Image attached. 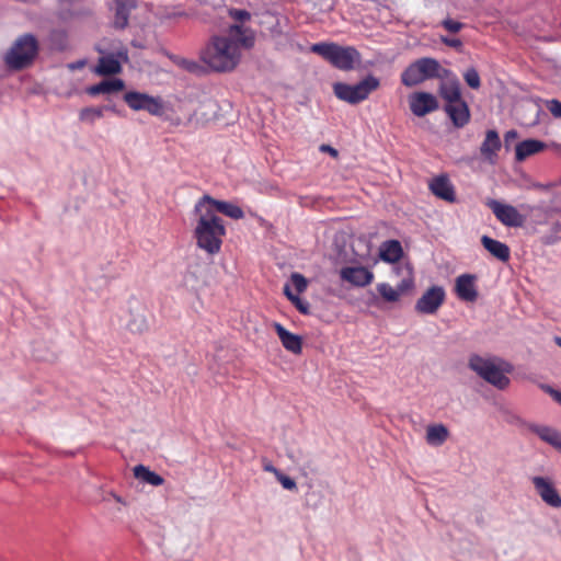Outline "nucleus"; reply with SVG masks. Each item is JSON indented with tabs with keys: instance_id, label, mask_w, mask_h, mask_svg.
<instances>
[{
	"instance_id": "nucleus-1",
	"label": "nucleus",
	"mask_w": 561,
	"mask_h": 561,
	"mask_svg": "<svg viewBox=\"0 0 561 561\" xmlns=\"http://www.w3.org/2000/svg\"><path fill=\"white\" fill-rule=\"evenodd\" d=\"M255 42L251 28L239 24L229 26L227 34L213 36L204 50L202 60L217 72L233 70L241 59V50L250 49Z\"/></svg>"
},
{
	"instance_id": "nucleus-2",
	"label": "nucleus",
	"mask_w": 561,
	"mask_h": 561,
	"mask_svg": "<svg viewBox=\"0 0 561 561\" xmlns=\"http://www.w3.org/2000/svg\"><path fill=\"white\" fill-rule=\"evenodd\" d=\"M203 204L196 203L194 206V213L198 215L194 234L201 249L209 254H216L220 251L226 228L221 218L214 211L204 208Z\"/></svg>"
},
{
	"instance_id": "nucleus-3",
	"label": "nucleus",
	"mask_w": 561,
	"mask_h": 561,
	"mask_svg": "<svg viewBox=\"0 0 561 561\" xmlns=\"http://www.w3.org/2000/svg\"><path fill=\"white\" fill-rule=\"evenodd\" d=\"M310 50L321 56L333 67L344 71L354 69L362 60L360 53L353 46L320 42L312 44Z\"/></svg>"
},
{
	"instance_id": "nucleus-4",
	"label": "nucleus",
	"mask_w": 561,
	"mask_h": 561,
	"mask_svg": "<svg viewBox=\"0 0 561 561\" xmlns=\"http://www.w3.org/2000/svg\"><path fill=\"white\" fill-rule=\"evenodd\" d=\"M39 51V43L35 35L24 33L20 35L5 53L3 60L11 70H22L30 67Z\"/></svg>"
},
{
	"instance_id": "nucleus-5",
	"label": "nucleus",
	"mask_w": 561,
	"mask_h": 561,
	"mask_svg": "<svg viewBox=\"0 0 561 561\" xmlns=\"http://www.w3.org/2000/svg\"><path fill=\"white\" fill-rule=\"evenodd\" d=\"M450 71L442 68L435 58L423 57L405 68L401 75V82L405 87H415L430 79L447 77Z\"/></svg>"
},
{
	"instance_id": "nucleus-6",
	"label": "nucleus",
	"mask_w": 561,
	"mask_h": 561,
	"mask_svg": "<svg viewBox=\"0 0 561 561\" xmlns=\"http://www.w3.org/2000/svg\"><path fill=\"white\" fill-rule=\"evenodd\" d=\"M468 365L478 376L500 390H504L510 385V378L505 375L511 371L510 365L503 368L495 360L479 355H472Z\"/></svg>"
},
{
	"instance_id": "nucleus-7",
	"label": "nucleus",
	"mask_w": 561,
	"mask_h": 561,
	"mask_svg": "<svg viewBox=\"0 0 561 561\" xmlns=\"http://www.w3.org/2000/svg\"><path fill=\"white\" fill-rule=\"evenodd\" d=\"M379 84V79L369 75L356 84L336 82L333 84V91L337 99L350 104H357L366 100Z\"/></svg>"
},
{
	"instance_id": "nucleus-8",
	"label": "nucleus",
	"mask_w": 561,
	"mask_h": 561,
	"mask_svg": "<svg viewBox=\"0 0 561 561\" xmlns=\"http://www.w3.org/2000/svg\"><path fill=\"white\" fill-rule=\"evenodd\" d=\"M124 101L131 110L146 111L153 116H161L164 112L161 98L147 93L129 91L124 94Z\"/></svg>"
},
{
	"instance_id": "nucleus-9",
	"label": "nucleus",
	"mask_w": 561,
	"mask_h": 561,
	"mask_svg": "<svg viewBox=\"0 0 561 561\" xmlns=\"http://www.w3.org/2000/svg\"><path fill=\"white\" fill-rule=\"evenodd\" d=\"M530 481L536 494L546 505L552 508L561 507V495L556 488L554 481L550 477L534 476L530 478Z\"/></svg>"
},
{
	"instance_id": "nucleus-10",
	"label": "nucleus",
	"mask_w": 561,
	"mask_h": 561,
	"mask_svg": "<svg viewBox=\"0 0 561 561\" xmlns=\"http://www.w3.org/2000/svg\"><path fill=\"white\" fill-rule=\"evenodd\" d=\"M485 205L492 210L496 219L506 227L518 228L525 222V216L512 205L503 204L496 199H489Z\"/></svg>"
},
{
	"instance_id": "nucleus-11",
	"label": "nucleus",
	"mask_w": 561,
	"mask_h": 561,
	"mask_svg": "<svg viewBox=\"0 0 561 561\" xmlns=\"http://www.w3.org/2000/svg\"><path fill=\"white\" fill-rule=\"evenodd\" d=\"M446 298L445 289L434 285L430 287L415 302V311L421 314H434L444 304Z\"/></svg>"
},
{
	"instance_id": "nucleus-12",
	"label": "nucleus",
	"mask_w": 561,
	"mask_h": 561,
	"mask_svg": "<svg viewBox=\"0 0 561 561\" xmlns=\"http://www.w3.org/2000/svg\"><path fill=\"white\" fill-rule=\"evenodd\" d=\"M197 203H204V208L214 211V214L221 213L232 219H241L244 217V211L238 205L229 202L217 201L209 195H204L197 201Z\"/></svg>"
},
{
	"instance_id": "nucleus-13",
	"label": "nucleus",
	"mask_w": 561,
	"mask_h": 561,
	"mask_svg": "<svg viewBox=\"0 0 561 561\" xmlns=\"http://www.w3.org/2000/svg\"><path fill=\"white\" fill-rule=\"evenodd\" d=\"M409 104L411 112L417 117H423L438 108L437 99L428 92H416L412 94Z\"/></svg>"
},
{
	"instance_id": "nucleus-14",
	"label": "nucleus",
	"mask_w": 561,
	"mask_h": 561,
	"mask_svg": "<svg viewBox=\"0 0 561 561\" xmlns=\"http://www.w3.org/2000/svg\"><path fill=\"white\" fill-rule=\"evenodd\" d=\"M340 277L353 286L364 287L373 282L374 274L364 266H345L341 268Z\"/></svg>"
},
{
	"instance_id": "nucleus-15",
	"label": "nucleus",
	"mask_w": 561,
	"mask_h": 561,
	"mask_svg": "<svg viewBox=\"0 0 561 561\" xmlns=\"http://www.w3.org/2000/svg\"><path fill=\"white\" fill-rule=\"evenodd\" d=\"M476 275L461 274L456 278V294L459 299L472 302L478 298V290L476 286Z\"/></svg>"
},
{
	"instance_id": "nucleus-16",
	"label": "nucleus",
	"mask_w": 561,
	"mask_h": 561,
	"mask_svg": "<svg viewBox=\"0 0 561 561\" xmlns=\"http://www.w3.org/2000/svg\"><path fill=\"white\" fill-rule=\"evenodd\" d=\"M444 111L456 128L465 127L470 121V110L465 100L451 104H445Z\"/></svg>"
},
{
	"instance_id": "nucleus-17",
	"label": "nucleus",
	"mask_w": 561,
	"mask_h": 561,
	"mask_svg": "<svg viewBox=\"0 0 561 561\" xmlns=\"http://www.w3.org/2000/svg\"><path fill=\"white\" fill-rule=\"evenodd\" d=\"M501 147L502 142L499 133L495 129H489L486 130L485 138L480 146V153L485 161L494 164Z\"/></svg>"
},
{
	"instance_id": "nucleus-18",
	"label": "nucleus",
	"mask_w": 561,
	"mask_h": 561,
	"mask_svg": "<svg viewBox=\"0 0 561 561\" xmlns=\"http://www.w3.org/2000/svg\"><path fill=\"white\" fill-rule=\"evenodd\" d=\"M430 190L436 197L446 202H454L456 198L454 185L445 174L435 176L430 182Z\"/></svg>"
},
{
	"instance_id": "nucleus-19",
	"label": "nucleus",
	"mask_w": 561,
	"mask_h": 561,
	"mask_svg": "<svg viewBox=\"0 0 561 561\" xmlns=\"http://www.w3.org/2000/svg\"><path fill=\"white\" fill-rule=\"evenodd\" d=\"M136 7V0H114V26L124 30L128 25L131 11Z\"/></svg>"
},
{
	"instance_id": "nucleus-20",
	"label": "nucleus",
	"mask_w": 561,
	"mask_h": 561,
	"mask_svg": "<svg viewBox=\"0 0 561 561\" xmlns=\"http://www.w3.org/2000/svg\"><path fill=\"white\" fill-rule=\"evenodd\" d=\"M282 345L285 350L288 352H291L293 354H300L302 351V341L301 337L297 334H294L289 332L287 329H285L280 323L275 322L273 324Z\"/></svg>"
},
{
	"instance_id": "nucleus-21",
	"label": "nucleus",
	"mask_w": 561,
	"mask_h": 561,
	"mask_svg": "<svg viewBox=\"0 0 561 561\" xmlns=\"http://www.w3.org/2000/svg\"><path fill=\"white\" fill-rule=\"evenodd\" d=\"M529 430L541 440L561 451V432L546 425L531 424Z\"/></svg>"
},
{
	"instance_id": "nucleus-22",
	"label": "nucleus",
	"mask_w": 561,
	"mask_h": 561,
	"mask_svg": "<svg viewBox=\"0 0 561 561\" xmlns=\"http://www.w3.org/2000/svg\"><path fill=\"white\" fill-rule=\"evenodd\" d=\"M484 249L501 262H507L511 257V251L507 244L495 240L489 236L481 238Z\"/></svg>"
},
{
	"instance_id": "nucleus-23",
	"label": "nucleus",
	"mask_w": 561,
	"mask_h": 561,
	"mask_svg": "<svg viewBox=\"0 0 561 561\" xmlns=\"http://www.w3.org/2000/svg\"><path fill=\"white\" fill-rule=\"evenodd\" d=\"M546 148V144L537 139H526L517 144L515 148V158L517 161H524L526 158L540 152Z\"/></svg>"
},
{
	"instance_id": "nucleus-24",
	"label": "nucleus",
	"mask_w": 561,
	"mask_h": 561,
	"mask_svg": "<svg viewBox=\"0 0 561 561\" xmlns=\"http://www.w3.org/2000/svg\"><path fill=\"white\" fill-rule=\"evenodd\" d=\"M403 255L401 243L398 240H387L379 249V256L383 262L396 263Z\"/></svg>"
},
{
	"instance_id": "nucleus-25",
	"label": "nucleus",
	"mask_w": 561,
	"mask_h": 561,
	"mask_svg": "<svg viewBox=\"0 0 561 561\" xmlns=\"http://www.w3.org/2000/svg\"><path fill=\"white\" fill-rule=\"evenodd\" d=\"M124 81L122 79L115 78V79H108L103 80L98 84H93L87 89V92L92 95H99V94H110L117 91H121L124 89Z\"/></svg>"
},
{
	"instance_id": "nucleus-26",
	"label": "nucleus",
	"mask_w": 561,
	"mask_h": 561,
	"mask_svg": "<svg viewBox=\"0 0 561 561\" xmlns=\"http://www.w3.org/2000/svg\"><path fill=\"white\" fill-rule=\"evenodd\" d=\"M439 94L446 101V104L461 101V91L458 79L454 76L451 80L442 82L439 85Z\"/></svg>"
},
{
	"instance_id": "nucleus-27",
	"label": "nucleus",
	"mask_w": 561,
	"mask_h": 561,
	"mask_svg": "<svg viewBox=\"0 0 561 561\" xmlns=\"http://www.w3.org/2000/svg\"><path fill=\"white\" fill-rule=\"evenodd\" d=\"M95 71L102 76L117 75L122 71V66L119 60L112 54L99 59Z\"/></svg>"
},
{
	"instance_id": "nucleus-28",
	"label": "nucleus",
	"mask_w": 561,
	"mask_h": 561,
	"mask_svg": "<svg viewBox=\"0 0 561 561\" xmlns=\"http://www.w3.org/2000/svg\"><path fill=\"white\" fill-rule=\"evenodd\" d=\"M134 476L139 481L153 486H159L164 481L160 474L156 473L154 471H151L148 467L144 465H137L134 467Z\"/></svg>"
},
{
	"instance_id": "nucleus-29",
	"label": "nucleus",
	"mask_w": 561,
	"mask_h": 561,
	"mask_svg": "<svg viewBox=\"0 0 561 561\" xmlns=\"http://www.w3.org/2000/svg\"><path fill=\"white\" fill-rule=\"evenodd\" d=\"M448 430L443 424L430 425L426 430V442L432 446H440L448 438Z\"/></svg>"
},
{
	"instance_id": "nucleus-30",
	"label": "nucleus",
	"mask_w": 561,
	"mask_h": 561,
	"mask_svg": "<svg viewBox=\"0 0 561 561\" xmlns=\"http://www.w3.org/2000/svg\"><path fill=\"white\" fill-rule=\"evenodd\" d=\"M172 61L178 67H180L181 69H183L190 73H193L196 76H202V75L206 73V68L202 64H199L197 60L174 56V57H172Z\"/></svg>"
},
{
	"instance_id": "nucleus-31",
	"label": "nucleus",
	"mask_w": 561,
	"mask_h": 561,
	"mask_svg": "<svg viewBox=\"0 0 561 561\" xmlns=\"http://www.w3.org/2000/svg\"><path fill=\"white\" fill-rule=\"evenodd\" d=\"M53 49L64 51L68 48V33L62 28H54L48 36Z\"/></svg>"
},
{
	"instance_id": "nucleus-32",
	"label": "nucleus",
	"mask_w": 561,
	"mask_h": 561,
	"mask_svg": "<svg viewBox=\"0 0 561 561\" xmlns=\"http://www.w3.org/2000/svg\"><path fill=\"white\" fill-rule=\"evenodd\" d=\"M377 291L379 295L388 302H396L399 300L401 291L403 289V285L400 286V290L393 288L388 283H379L376 286Z\"/></svg>"
},
{
	"instance_id": "nucleus-33",
	"label": "nucleus",
	"mask_w": 561,
	"mask_h": 561,
	"mask_svg": "<svg viewBox=\"0 0 561 561\" xmlns=\"http://www.w3.org/2000/svg\"><path fill=\"white\" fill-rule=\"evenodd\" d=\"M105 108L106 107H101V106H98V107H94V106L84 107L79 113V119L81 122H84V123H88V124H94L95 121H98V119L103 117Z\"/></svg>"
},
{
	"instance_id": "nucleus-34",
	"label": "nucleus",
	"mask_w": 561,
	"mask_h": 561,
	"mask_svg": "<svg viewBox=\"0 0 561 561\" xmlns=\"http://www.w3.org/2000/svg\"><path fill=\"white\" fill-rule=\"evenodd\" d=\"M284 294L288 300H290L293 305L299 310V312L302 314H309V304L306 300L300 299L298 295H295L288 284L284 286Z\"/></svg>"
},
{
	"instance_id": "nucleus-35",
	"label": "nucleus",
	"mask_w": 561,
	"mask_h": 561,
	"mask_svg": "<svg viewBox=\"0 0 561 561\" xmlns=\"http://www.w3.org/2000/svg\"><path fill=\"white\" fill-rule=\"evenodd\" d=\"M463 79L466 81V83L471 88V89H479L480 85H481V80H480V76L477 71L476 68L471 67V68H468L465 73H463Z\"/></svg>"
},
{
	"instance_id": "nucleus-36",
	"label": "nucleus",
	"mask_w": 561,
	"mask_h": 561,
	"mask_svg": "<svg viewBox=\"0 0 561 561\" xmlns=\"http://www.w3.org/2000/svg\"><path fill=\"white\" fill-rule=\"evenodd\" d=\"M290 282L298 294L304 293L307 289V279L304 275L299 273H293L290 276Z\"/></svg>"
},
{
	"instance_id": "nucleus-37",
	"label": "nucleus",
	"mask_w": 561,
	"mask_h": 561,
	"mask_svg": "<svg viewBox=\"0 0 561 561\" xmlns=\"http://www.w3.org/2000/svg\"><path fill=\"white\" fill-rule=\"evenodd\" d=\"M440 25L449 33H453V34H456L458 32H460L463 27H465V24L459 22V21H456V20H453V19H445L440 22Z\"/></svg>"
},
{
	"instance_id": "nucleus-38",
	"label": "nucleus",
	"mask_w": 561,
	"mask_h": 561,
	"mask_svg": "<svg viewBox=\"0 0 561 561\" xmlns=\"http://www.w3.org/2000/svg\"><path fill=\"white\" fill-rule=\"evenodd\" d=\"M277 481L282 484V486L286 490H289V491H293V490H296L297 489V484H296V481L294 479H291L290 477L284 474L283 472H280L277 477H276Z\"/></svg>"
},
{
	"instance_id": "nucleus-39",
	"label": "nucleus",
	"mask_w": 561,
	"mask_h": 561,
	"mask_svg": "<svg viewBox=\"0 0 561 561\" xmlns=\"http://www.w3.org/2000/svg\"><path fill=\"white\" fill-rule=\"evenodd\" d=\"M229 15L233 20L239 21V22H245V21H249L251 19L250 12L247 11V10H241V9H231V10H229Z\"/></svg>"
},
{
	"instance_id": "nucleus-40",
	"label": "nucleus",
	"mask_w": 561,
	"mask_h": 561,
	"mask_svg": "<svg viewBox=\"0 0 561 561\" xmlns=\"http://www.w3.org/2000/svg\"><path fill=\"white\" fill-rule=\"evenodd\" d=\"M547 108L557 118H561V102L557 99H552L547 102Z\"/></svg>"
},
{
	"instance_id": "nucleus-41",
	"label": "nucleus",
	"mask_w": 561,
	"mask_h": 561,
	"mask_svg": "<svg viewBox=\"0 0 561 561\" xmlns=\"http://www.w3.org/2000/svg\"><path fill=\"white\" fill-rule=\"evenodd\" d=\"M439 39L443 44H445L448 47L455 48L457 50H460L462 48V41L459 38L440 36Z\"/></svg>"
},
{
	"instance_id": "nucleus-42",
	"label": "nucleus",
	"mask_w": 561,
	"mask_h": 561,
	"mask_svg": "<svg viewBox=\"0 0 561 561\" xmlns=\"http://www.w3.org/2000/svg\"><path fill=\"white\" fill-rule=\"evenodd\" d=\"M541 389L550 394L561 405V391L556 390L549 385H541Z\"/></svg>"
},
{
	"instance_id": "nucleus-43",
	"label": "nucleus",
	"mask_w": 561,
	"mask_h": 561,
	"mask_svg": "<svg viewBox=\"0 0 561 561\" xmlns=\"http://www.w3.org/2000/svg\"><path fill=\"white\" fill-rule=\"evenodd\" d=\"M119 61L123 60V61H128V50L127 48L125 47H122L121 49H118L116 51V54L114 55Z\"/></svg>"
},
{
	"instance_id": "nucleus-44",
	"label": "nucleus",
	"mask_w": 561,
	"mask_h": 561,
	"mask_svg": "<svg viewBox=\"0 0 561 561\" xmlns=\"http://www.w3.org/2000/svg\"><path fill=\"white\" fill-rule=\"evenodd\" d=\"M518 137V133L515 129L507 130L504 135L505 144L508 145L511 141Z\"/></svg>"
},
{
	"instance_id": "nucleus-45",
	"label": "nucleus",
	"mask_w": 561,
	"mask_h": 561,
	"mask_svg": "<svg viewBox=\"0 0 561 561\" xmlns=\"http://www.w3.org/2000/svg\"><path fill=\"white\" fill-rule=\"evenodd\" d=\"M264 471L272 472L277 477L282 471H279L277 468H275L270 461H265L263 463Z\"/></svg>"
},
{
	"instance_id": "nucleus-46",
	"label": "nucleus",
	"mask_w": 561,
	"mask_h": 561,
	"mask_svg": "<svg viewBox=\"0 0 561 561\" xmlns=\"http://www.w3.org/2000/svg\"><path fill=\"white\" fill-rule=\"evenodd\" d=\"M320 149H321V151L328 152L333 157L337 156L336 149H334L333 147H331L329 145H322Z\"/></svg>"
},
{
	"instance_id": "nucleus-47",
	"label": "nucleus",
	"mask_w": 561,
	"mask_h": 561,
	"mask_svg": "<svg viewBox=\"0 0 561 561\" xmlns=\"http://www.w3.org/2000/svg\"><path fill=\"white\" fill-rule=\"evenodd\" d=\"M145 327H146L145 320H144V319H141V320H140V324H139V325H137L136 330H137V331H141ZM130 330H131V331H134V330H135V328H134V325H133V324L130 325Z\"/></svg>"
},
{
	"instance_id": "nucleus-48",
	"label": "nucleus",
	"mask_w": 561,
	"mask_h": 561,
	"mask_svg": "<svg viewBox=\"0 0 561 561\" xmlns=\"http://www.w3.org/2000/svg\"><path fill=\"white\" fill-rule=\"evenodd\" d=\"M111 495H112V497H113L117 503H121V504H123V505H125V504H126V502L123 500V497H122V496H119V495H117V494H115V493H111Z\"/></svg>"
},
{
	"instance_id": "nucleus-49",
	"label": "nucleus",
	"mask_w": 561,
	"mask_h": 561,
	"mask_svg": "<svg viewBox=\"0 0 561 561\" xmlns=\"http://www.w3.org/2000/svg\"><path fill=\"white\" fill-rule=\"evenodd\" d=\"M554 342L559 347H561V336H556Z\"/></svg>"
},
{
	"instance_id": "nucleus-50",
	"label": "nucleus",
	"mask_w": 561,
	"mask_h": 561,
	"mask_svg": "<svg viewBox=\"0 0 561 561\" xmlns=\"http://www.w3.org/2000/svg\"><path fill=\"white\" fill-rule=\"evenodd\" d=\"M82 65H83V61H79V62H77L76 65H71V68H73V69H75V68H79V67H81Z\"/></svg>"
},
{
	"instance_id": "nucleus-51",
	"label": "nucleus",
	"mask_w": 561,
	"mask_h": 561,
	"mask_svg": "<svg viewBox=\"0 0 561 561\" xmlns=\"http://www.w3.org/2000/svg\"><path fill=\"white\" fill-rule=\"evenodd\" d=\"M105 107H108V108H105V111H114V106L106 105Z\"/></svg>"
}]
</instances>
